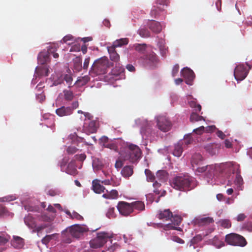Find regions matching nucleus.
I'll list each match as a JSON object with an SVG mask.
<instances>
[{"mask_svg":"<svg viewBox=\"0 0 252 252\" xmlns=\"http://www.w3.org/2000/svg\"><path fill=\"white\" fill-rule=\"evenodd\" d=\"M171 186L180 191L189 190L194 187L193 178L188 175L176 176L171 182Z\"/></svg>","mask_w":252,"mask_h":252,"instance_id":"nucleus-1","label":"nucleus"},{"mask_svg":"<svg viewBox=\"0 0 252 252\" xmlns=\"http://www.w3.org/2000/svg\"><path fill=\"white\" fill-rule=\"evenodd\" d=\"M141 154L139 147L133 144H127L124 150L121 152V155L125 160H128L132 163L137 161L140 158Z\"/></svg>","mask_w":252,"mask_h":252,"instance_id":"nucleus-2","label":"nucleus"},{"mask_svg":"<svg viewBox=\"0 0 252 252\" xmlns=\"http://www.w3.org/2000/svg\"><path fill=\"white\" fill-rule=\"evenodd\" d=\"M80 114H81L80 118L84 121L83 126L84 132L87 134L96 132L98 128V124L96 121L93 120V116L89 113L84 112L81 110H80Z\"/></svg>","mask_w":252,"mask_h":252,"instance_id":"nucleus-3","label":"nucleus"},{"mask_svg":"<svg viewBox=\"0 0 252 252\" xmlns=\"http://www.w3.org/2000/svg\"><path fill=\"white\" fill-rule=\"evenodd\" d=\"M108 61L106 57H102L96 60L91 67V72L96 75L103 74L106 73L108 67Z\"/></svg>","mask_w":252,"mask_h":252,"instance_id":"nucleus-4","label":"nucleus"},{"mask_svg":"<svg viewBox=\"0 0 252 252\" xmlns=\"http://www.w3.org/2000/svg\"><path fill=\"white\" fill-rule=\"evenodd\" d=\"M112 235L106 232H100L97 233V236L90 241L91 248L97 249L102 247L106 242L108 239H111Z\"/></svg>","mask_w":252,"mask_h":252,"instance_id":"nucleus-5","label":"nucleus"},{"mask_svg":"<svg viewBox=\"0 0 252 252\" xmlns=\"http://www.w3.org/2000/svg\"><path fill=\"white\" fill-rule=\"evenodd\" d=\"M225 241L229 245L240 247H244L247 244V242L244 237L236 233H230L226 235Z\"/></svg>","mask_w":252,"mask_h":252,"instance_id":"nucleus-6","label":"nucleus"},{"mask_svg":"<svg viewBox=\"0 0 252 252\" xmlns=\"http://www.w3.org/2000/svg\"><path fill=\"white\" fill-rule=\"evenodd\" d=\"M62 235L65 243H71L70 236L74 238H79V224H76L66 228L62 232Z\"/></svg>","mask_w":252,"mask_h":252,"instance_id":"nucleus-7","label":"nucleus"},{"mask_svg":"<svg viewBox=\"0 0 252 252\" xmlns=\"http://www.w3.org/2000/svg\"><path fill=\"white\" fill-rule=\"evenodd\" d=\"M247 65L249 67L248 69L243 64H240L235 68L234 76L238 81L243 80L248 75L249 70L251 69L252 66L248 63Z\"/></svg>","mask_w":252,"mask_h":252,"instance_id":"nucleus-8","label":"nucleus"},{"mask_svg":"<svg viewBox=\"0 0 252 252\" xmlns=\"http://www.w3.org/2000/svg\"><path fill=\"white\" fill-rule=\"evenodd\" d=\"M157 122L158 128L163 132H167L171 128V122L165 116H160L158 117Z\"/></svg>","mask_w":252,"mask_h":252,"instance_id":"nucleus-9","label":"nucleus"},{"mask_svg":"<svg viewBox=\"0 0 252 252\" xmlns=\"http://www.w3.org/2000/svg\"><path fill=\"white\" fill-rule=\"evenodd\" d=\"M117 209L121 215L127 217L132 213V208L130 203L120 201L117 205Z\"/></svg>","mask_w":252,"mask_h":252,"instance_id":"nucleus-10","label":"nucleus"},{"mask_svg":"<svg viewBox=\"0 0 252 252\" xmlns=\"http://www.w3.org/2000/svg\"><path fill=\"white\" fill-rule=\"evenodd\" d=\"M217 166L214 165H209L205 166L198 167L197 171L198 172L204 173L207 179H212L215 174Z\"/></svg>","mask_w":252,"mask_h":252,"instance_id":"nucleus-11","label":"nucleus"},{"mask_svg":"<svg viewBox=\"0 0 252 252\" xmlns=\"http://www.w3.org/2000/svg\"><path fill=\"white\" fill-rule=\"evenodd\" d=\"M169 0H157L156 5H154L151 10V14L157 15L159 14V12L164 10V6H168L169 5Z\"/></svg>","mask_w":252,"mask_h":252,"instance_id":"nucleus-12","label":"nucleus"},{"mask_svg":"<svg viewBox=\"0 0 252 252\" xmlns=\"http://www.w3.org/2000/svg\"><path fill=\"white\" fill-rule=\"evenodd\" d=\"M171 223H169L166 225L163 226V229L165 230H169V229H174L180 231L181 230L180 227H176V226H178L180 224L182 219L179 216H174L172 215L171 217Z\"/></svg>","mask_w":252,"mask_h":252,"instance_id":"nucleus-13","label":"nucleus"},{"mask_svg":"<svg viewBox=\"0 0 252 252\" xmlns=\"http://www.w3.org/2000/svg\"><path fill=\"white\" fill-rule=\"evenodd\" d=\"M143 60H144L145 63L147 65L152 67H156L159 61L157 55L153 52H152L146 55H144L143 57Z\"/></svg>","mask_w":252,"mask_h":252,"instance_id":"nucleus-14","label":"nucleus"},{"mask_svg":"<svg viewBox=\"0 0 252 252\" xmlns=\"http://www.w3.org/2000/svg\"><path fill=\"white\" fill-rule=\"evenodd\" d=\"M181 73L182 76L185 78L186 83L188 85H191L195 77L193 71L188 67H185L181 70Z\"/></svg>","mask_w":252,"mask_h":252,"instance_id":"nucleus-15","label":"nucleus"},{"mask_svg":"<svg viewBox=\"0 0 252 252\" xmlns=\"http://www.w3.org/2000/svg\"><path fill=\"white\" fill-rule=\"evenodd\" d=\"M214 221L213 218L209 217H203L200 216L195 218L194 220L195 224L199 226L208 225L213 223Z\"/></svg>","mask_w":252,"mask_h":252,"instance_id":"nucleus-16","label":"nucleus"},{"mask_svg":"<svg viewBox=\"0 0 252 252\" xmlns=\"http://www.w3.org/2000/svg\"><path fill=\"white\" fill-rule=\"evenodd\" d=\"M147 25L149 28L155 33H158L162 31V26L159 22L155 20H150Z\"/></svg>","mask_w":252,"mask_h":252,"instance_id":"nucleus-17","label":"nucleus"},{"mask_svg":"<svg viewBox=\"0 0 252 252\" xmlns=\"http://www.w3.org/2000/svg\"><path fill=\"white\" fill-rule=\"evenodd\" d=\"M100 180L95 179L92 182V189L96 193L104 192L105 188L100 184Z\"/></svg>","mask_w":252,"mask_h":252,"instance_id":"nucleus-18","label":"nucleus"},{"mask_svg":"<svg viewBox=\"0 0 252 252\" xmlns=\"http://www.w3.org/2000/svg\"><path fill=\"white\" fill-rule=\"evenodd\" d=\"M172 217V213L169 209H165L163 210H159L157 215V217L163 220H168L171 219Z\"/></svg>","mask_w":252,"mask_h":252,"instance_id":"nucleus-19","label":"nucleus"},{"mask_svg":"<svg viewBox=\"0 0 252 252\" xmlns=\"http://www.w3.org/2000/svg\"><path fill=\"white\" fill-rule=\"evenodd\" d=\"M220 145L217 143H211L205 147L206 151L211 155H215L218 153Z\"/></svg>","mask_w":252,"mask_h":252,"instance_id":"nucleus-20","label":"nucleus"},{"mask_svg":"<svg viewBox=\"0 0 252 252\" xmlns=\"http://www.w3.org/2000/svg\"><path fill=\"white\" fill-rule=\"evenodd\" d=\"M57 115L60 117L69 115L72 113V109L70 107L62 106L56 110Z\"/></svg>","mask_w":252,"mask_h":252,"instance_id":"nucleus-21","label":"nucleus"},{"mask_svg":"<svg viewBox=\"0 0 252 252\" xmlns=\"http://www.w3.org/2000/svg\"><path fill=\"white\" fill-rule=\"evenodd\" d=\"M11 245L15 248H22L24 245V240L20 237L13 236Z\"/></svg>","mask_w":252,"mask_h":252,"instance_id":"nucleus-22","label":"nucleus"},{"mask_svg":"<svg viewBox=\"0 0 252 252\" xmlns=\"http://www.w3.org/2000/svg\"><path fill=\"white\" fill-rule=\"evenodd\" d=\"M49 73V69L46 66H38L35 69V73L38 76H47Z\"/></svg>","mask_w":252,"mask_h":252,"instance_id":"nucleus-23","label":"nucleus"},{"mask_svg":"<svg viewBox=\"0 0 252 252\" xmlns=\"http://www.w3.org/2000/svg\"><path fill=\"white\" fill-rule=\"evenodd\" d=\"M80 40L83 42V44L81 45V51L82 53L85 54L87 52V48L89 45L88 43L89 41H91L93 40V38L91 36L80 38Z\"/></svg>","mask_w":252,"mask_h":252,"instance_id":"nucleus-24","label":"nucleus"},{"mask_svg":"<svg viewBox=\"0 0 252 252\" xmlns=\"http://www.w3.org/2000/svg\"><path fill=\"white\" fill-rule=\"evenodd\" d=\"M108 51L110 54V59L115 62H117L120 60V56L116 52L115 48L113 46L108 48Z\"/></svg>","mask_w":252,"mask_h":252,"instance_id":"nucleus-25","label":"nucleus"},{"mask_svg":"<svg viewBox=\"0 0 252 252\" xmlns=\"http://www.w3.org/2000/svg\"><path fill=\"white\" fill-rule=\"evenodd\" d=\"M133 167L130 165L125 166L121 171L122 175L126 178L129 177L133 174Z\"/></svg>","mask_w":252,"mask_h":252,"instance_id":"nucleus-26","label":"nucleus"},{"mask_svg":"<svg viewBox=\"0 0 252 252\" xmlns=\"http://www.w3.org/2000/svg\"><path fill=\"white\" fill-rule=\"evenodd\" d=\"M131 206L132 208V212L134 209L142 211L145 210V204L142 201H134L130 203Z\"/></svg>","mask_w":252,"mask_h":252,"instance_id":"nucleus-27","label":"nucleus"},{"mask_svg":"<svg viewBox=\"0 0 252 252\" xmlns=\"http://www.w3.org/2000/svg\"><path fill=\"white\" fill-rule=\"evenodd\" d=\"M77 165L74 161H71L68 165L67 168V172L72 175H75L77 174L76 169Z\"/></svg>","mask_w":252,"mask_h":252,"instance_id":"nucleus-28","label":"nucleus"},{"mask_svg":"<svg viewBox=\"0 0 252 252\" xmlns=\"http://www.w3.org/2000/svg\"><path fill=\"white\" fill-rule=\"evenodd\" d=\"M52 52L51 50L48 51V53H40L38 57V60L39 63L41 64L45 63L49 58V56Z\"/></svg>","mask_w":252,"mask_h":252,"instance_id":"nucleus-29","label":"nucleus"},{"mask_svg":"<svg viewBox=\"0 0 252 252\" xmlns=\"http://www.w3.org/2000/svg\"><path fill=\"white\" fill-rule=\"evenodd\" d=\"M183 151V150L182 147V144L180 143H178L175 145L173 154L176 157H179L181 156Z\"/></svg>","mask_w":252,"mask_h":252,"instance_id":"nucleus-30","label":"nucleus"},{"mask_svg":"<svg viewBox=\"0 0 252 252\" xmlns=\"http://www.w3.org/2000/svg\"><path fill=\"white\" fill-rule=\"evenodd\" d=\"M203 160V158L202 156L200 154H195L194 155L191 159V164L192 166L194 167V165H199Z\"/></svg>","mask_w":252,"mask_h":252,"instance_id":"nucleus-31","label":"nucleus"},{"mask_svg":"<svg viewBox=\"0 0 252 252\" xmlns=\"http://www.w3.org/2000/svg\"><path fill=\"white\" fill-rule=\"evenodd\" d=\"M156 177L159 181H164L168 177V173L165 170H159L156 173Z\"/></svg>","mask_w":252,"mask_h":252,"instance_id":"nucleus-32","label":"nucleus"},{"mask_svg":"<svg viewBox=\"0 0 252 252\" xmlns=\"http://www.w3.org/2000/svg\"><path fill=\"white\" fill-rule=\"evenodd\" d=\"M197 112H192L190 116V121L192 123H194L201 121H205V119L201 116H199L196 113Z\"/></svg>","mask_w":252,"mask_h":252,"instance_id":"nucleus-33","label":"nucleus"},{"mask_svg":"<svg viewBox=\"0 0 252 252\" xmlns=\"http://www.w3.org/2000/svg\"><path fill=\"white\" fill-rule=\"evenodd\" d=\"M128 39L126 38H121L119 40H116L114 43L113 46L115 48L117 47H120L124 45H126L128 44Z\"/></svg>","mask_w":252,"mask_h":252,"instance_id":"nucleus-34","label":"nucleus"},{"mask_svg":"<svg viewBox=\"0 0 252 252\" xmlns=\"http://www.w3.org/2000/svg\"><path fill=\"white\" fill-rule=\"evenodd\" d=\"M212 244L217 248H220L224 246V243L223 241H220L217 236L213 238L212 240Z\"/></svg>","mask_w":252,"mask_h":252,"instance_id":"nucleus-35","label":"nucleus"},{"mask_svg":"<svg viewBox=\"0 0 252 252\" xmlns=\"http://www.w3.org/2000/svg\"><path fill=\"white\" fill-rule=\"evenodd\" d=\"M218 223L220 225L224 228H229L231 226V222L228 219L220 220Z\"/></svg>","mask_w":252,"mask_h":252,"instance_id":"nucleus-36","label":"nucleus"},{"mask_svg":"<svg viewBox=\"0 0 252 252\" xmlns=\"http://www.w3.org/2000/svg\"><path fill=\"white\" fill-rule=\"evenodd\" d=\"M135 50L141 53H144L146 50L147 45L145 44H135L133 45Z\"/></svg>","mask_w":252,"mask_h":252,"instance_id":"nucleus-37","label":"nucleus"},{"mask_svg":"<svg viewBox=\"0 0 252 252\" xmlns=\"http://www.w3.org/2000/svg\"><path fill=\"white\" fill-rule=\"evenodd\" d=\"M145 173L146 175L147 180L148 182H153L155 180V176L153 173L148 169L145 170Z\"/></svg>","mask_w":252,"mask_h":252,"instance_id":"nucleus-38","label":"nucleus"},{"mask_svg":"<svg viewBox=\"0 0 252 252\" xmlns=\"http://www.w3.org/2000/svg\"><path fill=\"white\" fill-rule=\"evenodd\" d=\"M57 235V234L54 233L52 235H46L44 238H43L41 240V242H42V244H45V245L48 244L50 242V241L52 239H53Z\"/></svg>","mask_w":252,"mask_h":252,"instance_id":"nucleus-39","label":"nucleus"},{"mask_svg":"<svg viewBox=\"0 0 252 252\" xmlns=\"http://www.w3.org/2000/svg\"><path fill=\"white\" fill-rule=\"evenodd\" d=\"M138 33L141 37L144 38L149 37L150 36V33L149 31L144 28L139 29Z\"/></svg>","mask_w":252,"mask_h":252,"instance_id":"nucleus-40","label":"nucleus"},{"mask_svg":"<svg viewBox=\"0 0 252 252\" xmlns=\"http://www.w3.org/2000/svg\"><path fill=\"white\" fill-rule=\"evenodd\" d=\"M190 107L194 108L196 112H200L201 110V106L200 104H197L195 100H190L189 101Z\"/></svg>","mask_w":252,"mask_h":252,"instance_id":"nucleus-41","label":"nucleus"},{"mask_svg":"<svg viewBox=\"0 0 252 252\" xmlns=\"http://www.w3.org/2000/svg\"><path fill=\"white\" fill-rule=\"evenodd\" d=\"M62 77L66 81L69 87H70L72 82V78L70 73L68 72V74H63L62 75Z\"/></svg>","mask_w":252,"mask_h":252,"instance_id":"nucleus-42","label":"nucleus"},{"mask_svg":"<svg viewBox=\"0 0 252 252\" xmlns=\"http://www.w3.org/2000/svg\"><path fill=\"white\" fill-rule=\"evenodd\" d=\"M64 98L67 101H71L73 98V94L72 92L68 90L63 91Z\"/></svg>","mask_w":252,"mask_h":252,"instance_id":"nucleus-43","label":"nucleus"},{"mask_svg":"<svg viewBox=\"0 0 252 252\" xmlns=\"http://www.w3.org/2000/svg\"><path fill=\"white\" fill-rule=\"evenodd\" d=\"M106 216L109 219L115 218L116 214L115 213V208L114 207H111L108 209L106 213Z\"/></svg>","mask_w":252,"mask_h":252,"instance_id":"nucleus-44","label":"nucleus"},{"mask_svg":"<svg viewBox=\"0 0 252 252\" xmlns=\"http://www.w3.org/2000/svg\"><path fill=\"white\" fill-rule=\"evenodd\" d=\"M160 55L163 57H165L168 52L167 48L164 44H160L159 46Z\"/></svg>","mask_w":252,"mask_h":252,"instance_id":"nucleus-45","label":"nucleus"},{"mask_svg":"<svg viewBox=\"0 0 252 252\" xmlns=\"http://www.w3.org/2000/svg\"><path fill=\"white\" fill-rule=\"evenodd\" d=\"M154 192L156 194H158V195L160 194V195L158 197V199L156 201V202H158L159 201V199L160 197L164 196L165 193H166V191L165 190H159L158 189V188L155 189L154 190Z\"/></svg>","mask_w":252,"mask_h":252,"instance_id":"nucleus-46","label":"nucleus"},{"mask_svg":"<svg viewBox=\"0 0 252 252\" xmlns=\"http://www.w3.org/2000/svg\"><path fill=\"white\" fill-rule=\"evenodd\" d=\"M89 231V228L87 225L84 224H80V238H81V234H85Z\"/></svg>","mask_w":252,"mask_h":252,"instance_id":"nucleus-47","label":"nucleus"},{"mask_svg":"<svg viewBox=\"0 0 252 252\" xmlns=\"http://www.w3.org/2000/svg\"><path fill=\"white\" fill-rule=\"evenodd\" d=\"M16 197L13 195H8L3 197L0 198V202H9L12 200H14Z\"/></svg>","mask_w":252,"mask_h":252,"instance_id":"nucleus-48","label":"nucleus"},{"mask_svg":"<svg viewBox=\"0 0 252 252\" xmlns=\"http://www.w3.org/2000/svg\"><path fill=\"white\" fill-rule=\"evenodd\" d=\"M109 193L111 196V199H116L118 198L119 193L117 190L112 189L110 191H109Z\"/></svg>","mask_w":252,"mask_h":252,"instance_id":"nucleus-49","label":"nucleus"},{"mask_svg":"<svg viewBox=\"0 0 252 252\" xmlns=\"http://www.w3.org/2000/svg\"><path fill=\"white\" fill-rule=\"evenodd\" d=\"M105 147L109 148L111 150H113L115 151H118V148L117 145L113 142L111 143H108L106 144Z\"/></svg>","mask_w":252,"mask_h":252,"instance_id":"nucleus-50","label":"nucleus"},{"mask_svg":"<svg viewBox=\"0 0 252 252\" xmlns=\"http://www.w3.org/2000/svg\"><path fill=\"white\" fill-rule=\"evenodd\" d=\"M120 247L119 245L117 243H114L111 245L110 246L108 247L107 250L110 252H114L117 249H119Z\"/></svg>","mask_w":252,"mask_h":252,"instance_id":"nucleus-51","label":"nucleus"},{"mask_svg":"<svg viewBox=\"0 0 252 252\" xmlns=\"http://www.w3.org/2000/svg\"><path fill=\"white\" fill-rule=\"evenodd\" d=\"M204 126H201L197 128L193 129V132H195L197 134L201 135L204 132Z\"/></svg>","mask_w":252,"mask_h":252,"instance_id":"nucleus-52","label":"nucleus"},{"mask_svg":"<svg viewBox=\"0 0 252 252\" xmlns=\"http://www.w3.org/2000/svg\"><path fill=\"white\" fill-rule=\"evenodd\" d=\"M90 80V78L88 76H84L82 79L80 78V85H85Z\"/></svg>","mask_w":252,"mask_h":252,"instance_id":"nucleus-53","label":"nucleus"},{"mask_svg":"<svg viewBox=\"0 0 252 252\" xmlns=\"http://www.w3.org/2000/svg\"><path fill=\"white\" fill-rule=\"evenodd\" d=\"M179 70V65L178 64H176L173 67L172 74L173 77H175L178 73Z\"/></svg>","mask_w":252,"mask_h":252,"instance_id":"nucleus-54","label":"nucleus"},{"mask_svg":"<svg viewBox=\"0 0 252 252\" xmlns=\"http://www.w3.org/2000/svg\"><path fill=\"white\" fill-rule=\"evenodd\" d=\"M77 151V148L73 146H69L67 149V152L69 154H73L75 153Z\"/></svg>","mask_w":252,"mask_h":252,"instance_id":"nucleus-55","label":"nucleus"},{"mask_svg":"<svg viewBox=\"0 0 252 252\" xmlns=\"http://www.w3.org/2000/svg\"><path fill=\"white\" fill-rule=\"evenodd\" d=\"M24 221L27 225L32 227V224L33 221L31 217L25 218L24 219Z\"/></svg>","mask_w":252,"mask_h":252,"instance_id":"nucleus-56","label":"nucleus"},{"mask_svg":"<svg viewBox=\"0 0 252 252\" xmlns=\"http://www.w3.org/2000/svg\"><path fill=\"white\" fill-rule=\"evenodd\" d=\"M36 98L39 101L41 102L44 101L45 99V95L44 94L41 93L36 94Z\"/></svg>","mask_w":252,"mask_h":252,"instance_id":"nucleus-57","label":"nucleus"},{"mask_svg":"<svg viewBox=\"0 0 252 252\" xmlns=\"http://www.w3.org/2000/svg\"><path fill=\"white\" fill-rule=\"evenodd\" d=\"M244 227L248 231H249L250 232L252 231V222H248L245 223Z\"/></svg>","mask_w":252,"mask_h":252,"instance_id":"nucleus-58","label":"nucleus"},{"mask_svg":"<svg viewBox=\"0 0 252 252\" xmlns=\"http://www.w3.org/2000/svg\"><path fill=\"white\" fill-rule=\"evenodd\" d=\"M246 218H247V216H246V215H245V214H244L243 213H241V214H239L237 216V217L236 218V220L238 221H243Z\"/></svg>","mask_w":252,"mask_h":252,"instance_id":"nucleus-59","label":"nucleus"},{"mask_svg":"<svg viewBox=\"0 0 252 252\" xmlns=\"http://www.w3.org/2000/svg\"><path fill=\"white\" fill-rule=\"evenodd\" d=\"M48 227V225L44 224L38 226L36 228V231L38 233L41 232L42 230Z\"/></svg>","mask_w":252,"mask_h":252,"instance_id":"nucleus-60","label":"nucleus"},{"mask_svg":"<svg viewBox=\"0 0 252 252\" xmlns=\"http://www.w3.org/2000/svg\"><path fill=\"white\" fill-rule=\"evenodd\" d=\"M73 36L71 35H67L65 36L62 39L64 43H67L68 41H72Z\"/></svg>","mask_w":252,"mask_h":252,"instance_id":"nucleus-61","label":"nucleus"},{"mask_svg":"<svg viewBox=\"0 0 252 252\" xmlns=\"http://www.w3.org/2000/svg\"><path fill=\"white\" fill-rule=\"evenodd\" d=\"M90 58L89 57L86 58L84 62L83 63V69H87L89 66V62H90Z\"/></svg>","mask_w":252,"mask_h":252,"instance_id":"nucleus-62","label":"nucleus"},{"mask_svg":"<svg viewBox=\"0 0 252 252\" xmlns=\"http://www.w3.org/2000/svg\"><path fill=\"white\" fill-rule=\"evenodd\" d=\"M7 212V209L5 207L0 205V216L5 215Z\"/></svg>","mask_w":252,"mask_h":252,"instance_id":"nucleus-63","label":"nucleus"},{"mask_svg":"<svg viewBox=\"0 0 252 252\" xmlns=\"http://www.w3.org/2000/svg\"><path fill=\"white\" fill-rule=\"evenodd\" d=\"M123 165V163L121 160H117L116 161L115 166L116 168H121Z\"/></svg>","mask_w":252,"mask_h":252,"instance_id":"nucleus-64","label":"nucleus"}]
</instances>
